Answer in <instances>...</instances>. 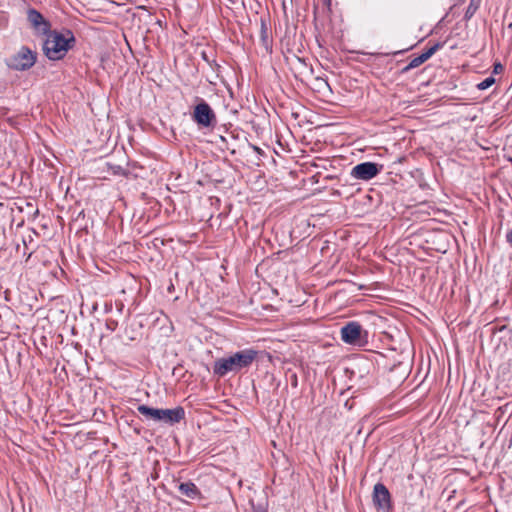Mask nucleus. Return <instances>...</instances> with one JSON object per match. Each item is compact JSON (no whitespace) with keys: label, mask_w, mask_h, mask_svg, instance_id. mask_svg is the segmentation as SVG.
I'll return each instance as SVG.
<instances>
[{"label":"nucleus","mask_w":512,"mask_h":512,"mask_svg":"<svg viewBox=\"0 0 512 512\" xmlns=\"http://www.w3.org/2000/svg\"><path fill=\"white\" fill-rule=\"evenodd\" d=\"M257 354L256 350L244 349L229 357L220 358L214 363L213 373L219 377H223L229 372L237 373L242 369L250 367Z\"/></svg>","instance_id":"f257e3e1"},{"label":"nucleus","mask_w":512,"mask_h":512,"mask_svg":"<svg viewBox=\"0 0 512 512\" xmlns=\"http://www.w3.org/2000/svg\"><path fill=\"white\" fill-rule=\"evenodd\" d=\"M45 36L43 51L50 60L62 59L75 43L74 34L70 30H65L62 33L50 30Z\"/></svg>","instance_id":"f03ea898"},{"label":"nucleus","mask_w":512,"mask_h":512,"mask_svg":"<svg viewBox=\"0 0 512 512\" xmlns=\"http://www.w3.org/2000/svg\"><path fill=\"white\" fill-rule=\"evenodd\" d=\"M138 412L147 419L174 425L185 418V410L181 406L173 409L152 408L141 404L137 407Z\"/></svg>","instance_id":"7ed1b4c3"},{"label":"nucleus","mask_w":512,"mask_h":512,"mask_svg":"<svg viewBox=\"0 0 512 512\" xmlns=\"http://www.w3.org/2000/svg\"><path fill=\"white\" fill-rule=\"evenodd\" d=\"M37 60L36 52L32 51L27 46H22L13 56L7 61L9 68L16 71H25L30 69Z\"/></svg>","instance_id":"20e7f679"},{"label":"nucleus","mask_w":512,"mask_h":512,"mask_svg":"<svg viewBox=\"0 0 512 512\" xmlns=\"http://www.w3.org/2000/svg\"><path fill=\"white\" fill-rule=\"evenodd\" d=\"M192 118L199 126L205 128L214 127L217 122L214 111L204 100L194 107Z\"/></svg>","instance_id":"39448f33"},{"label":"nucleus","mask_w":512,"mask_h":512,"mask_svg":"<svg viewBox=\"0 0 512 512\" xmlns=\"http://www.w3.org/2000/svg\"><path fill=\"white\" fill-rule=\"evenodd\" d=\"M383 166L374 162H363L354 166L350 172L352 178L357 180L369 181L376 177Z\"/></svg>","instance_id":"423d86ee"},{"label":"nucleus","mask_w":512,"mask_h":512,"mask_svg":"<svg viewBox=\"0 0 512 512\" xmlns=\"http://www.w3.org/2000/svg\"><path fill=\"white\" fill-rule=\"evenodd\" d=\"M27 20L37 35H47L51 30L50 22L35 8L27 10Z\"/></svg>","instance_id":"0eeeda50"},{"label":"nucleus","mask_w":512,"mask_h":512,"mask_svg":"<svg viewBox=\"0 0 512 512\" xmlns=\"http://www.w3.org/2000/svg\"><path fill=\"white\" fill-rule=\"evenodd\" d=\"M374 505L381 510L388 511L391 508V496L383 483H377L373 489Z\"/></svg>","instance_id":"6e6552de"},{"label":"nucleus","mask_w":512,"mask_h":512,"mask_svg":"<svg viewBox=\"0 0 512 512\" xmlns=\"http://www.w3.org/2000/svg\"><path fill=\"white\" fill-rule=\"evenodd\" d=\"M362 327L358 322H349L341 328V339L346 344L358 345L361 343Z\"/></svg>","instance_id":"1a4fd4ad"},{"label":"nucleus","mask_w":512,"mask_h":512,"mask_svg":"<svg viewBox=\"0 0 512 512\" xmlns=\"http://www.w3.org/2000/svg\"><path fill=\"white\" fill-rule=\"evenodd\" d=\"M179 492L189 499H201L202 493L198 487L191 481L181 482L178 484Z\"/></svg>","instance_id":"9d476101"},{"label":"nucleus","mask_w":512,"mask_h":512,"mask_svg":"<svg viewBox=\"0 0 512 512\" xmlns=\"http://www.w3.org/2000/svg\"><path fill=\"white\" fill-rule=\"evenodd\" d=\"M480 4V0H470V3L465 12V18L470 19L475 12L478 10Z\"/></svg>","instance_id":"9b49d317"},{"label":"nucleus","mask_w":512,"mask_h":512,"mask_svg":"<svg viewBox=\"0 0 512 512\" xmlns=\"http://www.w3.org/2000/svg\"><path fill=\"white\" fill-rule=\"evenodd\" d=\"M423 63H424V62H423V60H422V57H420V55H419V56H417V57L413 58V59L409 62V64H408L406 67H404V68H403V72H407V71H409V70H411V69H414V68H416V67L420 66V65H421V64H423Z\"/></svg>","instance_id":"f8f14e48"},{"label":"nucleus","mask_w":512,"mask_h":512,"mask_svg":"<svg viewBox=\"0 0 512 512\" xmlns=\"http://www.w3.org/2000/svg\"><path fill=\"white\" fill-rule=\"evenodd\" d=\"M495 83V78L493 76L487 77L483 81L477 84V88L479 90H486L491 87Z\"/></svg>","instance_id":"ddd939ff"},{"label":"nucleus","mask_w":512,"mask_h":512,"mask_svg":"<svg viewBox=\"0 0 512 512\" xmlns=\"http://www.w3.org/2000/svg\"><path fill=\"white\" fill-rule=\"evenodd\" d=\"M109 169L113 175H126L125 170L119 165H109Z\"/></svg>","instance_id":"4468645a"},{"label":"nucleus","mask_w":512,"mask_h":512,"mask_svg":"<svg viewBox=\"0 0 512 512\" xmlns=\"http://www.w3.org/2000/svg\"><path fill=\"white\" fill-rule=\"evenodd\" d=\"M442 43H435L433 46H431L429 49H427L425 52L428 53V56L432 57L440 48H442Z\"/></svg>","instance_id":"2eb2a0df"},{"label":"nucleus","mask_w":512,"mask_h":512,"mask_svg":"<svg viewBox=\"0 0 512 512\" xmlns=\"http://www.w3.org/2000/svg\"><path fill=\"white\" fill-rule=\"evenodd\" d=\"M504 70V67L501 63L497 62V63H494L493 65V73L494 74H500L502 73Z\"/></svg>","instance_id":"dca6fc26"},{"label":"nucleus","mask_w":512,"mask_h":512,"mask_svg":"<svg viewBox=\"0 0 512 512\" xmlns=\"http://www.w3.org/2000/svg\"><path fill=\"white\" fill-rule=\"evenodd\" d=\"M506 240L512 246V230L506 234Z\"/></svg>","instance_id":"f3484780"},{"label":"nucleus","mask_w":512,"mask_h":512,"mask_svg":"<svg viewBox=\"0 0 512 512\" xmlns=\"http://www.w3.org/2000/svg\"><path fill=\"white\" fill-rule=\"evenodd\" d=\"M420 57H422L423 62H426L429 58H431L426 52L421 53Z\"/></svg>","instance_id":"a211bd4d"},{"label":"nucleus","mask_w":512,"mask_h":512,"mask_svg":"<svg viewBox=\"0 0 512 512\" xmlns=\"http://www.w3.org/2000/svg\"><path fill=\"white\" fill-rule=\"evenodd\" d=\"M262 33H265V24L262 22Z\"/></svg>","instance_id":"6ab92c4d"},{"label":"nucleus","mask_w":512,"mask_h":512,"mask_svg":"<svg viewBox=\"0 0 512 512\" xmlns=\"http://www.w3.org/2000/svg\"><path fill=\"white\" fill-rule=\"evenodd\" d=\"M325 2L329 5L330 4V0H325Z\"/></svg>","instance_id":"aec40b11"}]
</instances>
